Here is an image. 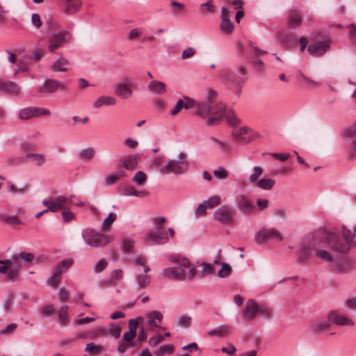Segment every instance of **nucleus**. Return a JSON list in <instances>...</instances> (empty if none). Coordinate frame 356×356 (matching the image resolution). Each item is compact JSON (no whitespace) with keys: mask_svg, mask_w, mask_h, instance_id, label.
<instances>
[{"mask_svg":"<svg viewBox=\"0 0 356 356\" xmlns=\"http://www.w3.org/2000/svg\"><path fill=\"white\" fill-rule=\"evenodd\" d=\"M133 86V79L129 76L123 78V81L116 85L114 88L115 94L124 99H127L132 95L131 86Z\"/></svg>","mask_w":356,"mask_h":356,"instance_id":"nucleus-9","label":"nucleus"},{"mask_svg":"<svg viewBox=\"0 0 356 356\" xmlns=\"http://www.w3.org/2000/svg\"><path fill=\"white\" fill-rule=\"evenodd\" d=\"M147 179L146 174L143 171H138L135 175L133 180L138 184H143Z\"/></svg>","mask_w":356,"mask_h":356,"instance_id":"nucleus-52","label":"nucleus"},{"mask_svg":"<svg viewBox=\"0 0 356 356\" xmlns=\"http://www.w3.org/2000/svg\"><path fill=\"white\" fill-rule=\"evenodd\" d=\"M174 351V347L172 345L167 344L163 345L159 348L156 352V355L161 356L165 353L171 354Z\"/></svg>","mask_w":356,"mask_h":356,"instance_id":"nucleus-44","label":"nucleus"},{"mask_svg":"<svg viewBox=\"0 0 356 356\" xmlns=\"http://www.w3.org/2000/svg\"><path fill=\"white\" fill-rule=\"evenodd\" d=\"M70 39L71 34L66 31H60L50 34L48 37V42H49L48 46L49 51L51 52L55 51L64 44L70 42Z\"/></svg>","mask_w":356,"mask_h":356,"instance_id":"nucleus-5","label":"nucleus"},{"mask_svg":"<svg viewBox=\"0 0 356 356\" xmlns=\"http://www.w3.org/2000/svg\"><path fill=\"white\" fill-rule=\"evenodd\" d=\"M312 249L309 245H302L298 252V257L301 261H306L308 259Z\"/></svg>","mask_w":356,"mask_h":356,"instance_id":"nucleus-37","label":"nucleus"},{"mask_svg":"<svg viewBox=\"0 0 356 356\" xmlns=\"http://www.w3.org/2000/svg\"><path fill=\"white\" fill-rule=\"evenodd\" d=\"M327 319L331 323L337 325L343 326L354 325V322L351 319L341 314L338 310L330 311L327 315Z\"/></svg>","mask_w":356,"mask_h":356,"instance_id":"nucleus-14","label":"nucleus"},{"mask_svg":"<svg viewBox=\"0 0 356 356\" xmlns=\"http://www.w3.org/2000/svg\"><path fill=\"white\" fill-rule=\"evenodd\" d=\"M121 165L128 170H133L137 168L136 156H128L121 159Z\"/></svg>","mask_w":356,"mask_h":356,"instance_id":"nucleus-27","label":"nucleus"},{"mask_svg":"<svg viewBox=\"0 0 356 356\" xmlns=\"http://www.w3.org/2000/svg\"><path fill=\"white\" fill-rule=\"evenodd\" d=\"M67 310L68 307L67 305H63L58 312L59 320L63 323H66L68 321Z\"/></svg>","mask_w":356,"mask_h":356,"instance_id":"nucleus-47","label":"nucleus"},{"mask_svg":"<svg viewBox=\"0 0 356 356\" xmlns=\"http://www.w3.org/2000/svg\"><path fill=\"white\" fill-rule=\"evenodd\" d=\"M172 262L177 263L179 266L164 268L162 270V275L167 279L184 280L186 279L185 268L190 267V262L186 258L177 259L170 257Z\"/></svg>","mask_w":356,"mask_h":356,"instance_id":"nucleus-2","label":"nucleus"},{"mask_svg":"<svg viewBox=\"0 0 356 356\" xmlns=\"http://www.w3.org/2000/svg\"><path fill=\"white\" fill-rule=\"evenodd\" d=\"M275 184V181L271 178H262L257 181L256 186L261 188L263 190H270L271 189Z\"/></svg>","mask_w":356,"mask_h":356,"instance_id":"nucleus-29","label":"nucleus"},{"mask_svg":"<svg viewBox=\"0 0 356 356\" xmlns=\"http://www.w3.org/2000/svg\"><path fill=\"white\" fill-rule=\"evenodd\" d=\"M264 172V168L261 166L256 165L253 168L252 172L248 177V181L250 184H255L259 181V178Z\"/></svg>","mask_w":356,"mask_h":356,"instance_id":"nucleus-30","label":"nucleus"},{"mask_svg":"<svg viewBox=\"0 0 356 356\" xmlns=\"http://www.w3.org/2000/svg\"><path fill=\"white\" fill-rule=\"evenodd\" d=\"M315 256L327 261H331L333 259L332 255L326 250H315Z\"/></svg>","mask_w":356,"mask_h":356,"instance_id":"nucleus-42","label":"nucleus"},{"mask_svg":"<svg viewBox=\"0 0 356 356\" xmlns=\"http://www.w3.org/2000/svg\"><path fill=\"white\" fill-rule=\"evenodd\" d=\"M234 215L235 211L232 206L222 205L215 211L213 218L221 224L227 225L234 222Z\"/></svg>","mask_w":356,"mask_h":356,"instance_id":"nucleus-6","label":"nucleus"},{"mask_svg":"<svg viewBox=\"0 0 356 356\" xmlns=\"http://www.w3.org/2000/svg\"><path fill=\"white\" fill-rule=\"evenodd\" d=\"M136 332H134L132 330H129L123 334L122 339L125 341H127L128 345L130 346H134V343L131 342V341L136 337Z\"/></svg>","mask_w":356,"mask_h":356,"instance_id":"nucleus-53","label":"nucleus"},{"mask_svg":"<svg viewBox=\"0 0 356 356\" xmlns=\"http://www.w3.org/2000/svg\"><path fill=\"white\" fill-rule=\"evenodd\" d=\"M33 106L24 108L19 112V118L21 120H28L34 118Z\"/></svg>","mask_w":356,"mask_h":356,"instance_id":"nucleus-35","label":"nucleus"},{"mask_svg":"<svg viewBox=\"0 0 356 356\" xmlns=\"http://www.w3.org/2000/svg\"><path fill=\"white\" fill-rule=\"evenodd\" d=\"M165 84L163 82L159 81H152L147 85V88L150 92L157 95H162L165 92Z\"/></svg>","mask_w":356,"mask_h":356,"instance_id":"nucleus-22","label":"nucleus"},{"mask_svg":"<svg viewBox=\"0 0 356 356\" xmlns=\"http://www.w3.org/2000/svg\"><path fill=\"white\" fill-rule=\"evenodd\" d=\"M331 40L328 38L315 40L307 47L308 53L313 56H321L330 49Z\"/></svg>","mask_w":356,"mask_h":356,"instance_id":"nucleus-7","label":"nucleus"},{"mask_svg":"<svg viewBox=\"0 0 356 356\" xmlns=\"http://www.w3.org/2000/svg\"><path fill=\"white\" fill-rule=\"evenodd\" d=\"M349 29V38L350 41L356 45V26L354 24H352Z\"/></svg>","mask_w":356,"mask_h":356,"instance_id":"nucleus-64","label":"nucleus"},{"mask_svg":"<svg viewBox=\"0 0 356 356\" xmlns=\"http://www.w3.org/2000/svg\"><path fill=\"white\" fill-rule=\"evenodd\" d=\"M200 8H201V10L202 12H204V9L211 13H213L216 12V8H215L214 6L213 5L212 0H209L207 3L201 4Z\"/></svg>","mask_w":356,"mask_h":356,"instance_id":"nucleus-58","label":"nucleus"},{"mask_svg":"<svg viewBox=\"0 0 356 356\" xmlns=\"http://www.w3.org/2000/svg\"><path fill=\"white\" fill-rule=\"evenodd\" d=\"M345 307L350 310H354L356 309V297H349L344 302Z\"/></svg>","mask_w":356,"mask_h":356,"instance_id":"nucleus-54","label":"nucleus"},{"mask_svg":"<svg viewBox=\"0 0 356 356\" xmlns=\"http://www.w3.org/2000/svg\"><path fill=\"white\" fill-rule=\"evenodd\" d=\"M220 80L226 86H236L238 87L237 95H239L241 92L242 81L238 79L237 76L228 70H223L219 75Z\"/></svg>","mask_w":356,"mask_h":356,"instance_id":"nucleus-10","label":"nucleus"},{"mask_svg":"<svg viewBox=\"0 0 356 356\" xmlns=\"http://www.w3.org/2000/svg\"><path fill=\"white\" fill-rule=\"evenodd\" d=\"M236 202L238 209L245 213H251L254 209V205L250 202L248 197L244 195L238 196L237 197Z\"/></svg>","mask_w":356,"mask_h":356,"instance_id":"nucleus-19","label":"nucleus"},{"mask_svg":"<svg viewBox=\"0 0 356 356\" xmlns=\"http://www.w3.org/2000/svg\"><path fill=\"white\" fill-rule=\"evenodd\" d=\"M27 189H28V186L26 185H24L21 188H17L13 184L8 183V191H9V192H10L13 194L22 193Z\"/></svg>","mask_w":356,"mask_h":356,"instance_id":"nucleus-51","label":"nucleus"},{"mask_svg":"<svg viewBox=\"0 0 356 356\" xmlns=\"http://www.w3.org/2000/svg\"><path fill=\"white\" fill-rule=\"evenodd\" d=\"M201 266H203V269L201 272V275L202 277L212 274L213 273V267L211 264L202 263Z\"/></svg>","mask_w":356,"mask_h":356,"instance_id":"nucleus-57","label":"nucleus"},{"mask_svg":"<svg viewBox=\"0 0 356 356\" xmlns=\"http://www.w3.org/2000/svg\"><path fill=\"white\" fill-rule=\"evenodd\" d=\"M124 175V172L119 171L116 173L109 175L106 178L108 184H113Z\"/></svg>","mask_w":356,"mask_h":356,"instance_id":"nucleus-41","label":"nucleus"},{"mask_svg":"<svg viewBox=\"0 0 356 356\" xmlns=\"http://www.w3.org/2000/svg\"><path fill=\"white\" fill-rule=\"evenodd\" d=\"M192 318L188 316H182L178 320V325L182 327H188L191 323Z\"/></svg>","mask_w":356,"mask_h":356,"instance_id":"nucleus-60","label":"nucleus"},{"mask_svg":"<svg viewBox=\"0 0 356 356\" xmlns=\"http://www.w3.org/2000/svg\"><path fill=\"white\" fill-rule=\"evenodd\" d=\"M33 111L34 113V118L51 115V111L47 108H45L43 107H36V106H33Z\"/></svg>","mask_w":356,"mask_h":356,"instance_id":"nucleus-46","label":"nucleus"},{"mask_svg":"<svg viewBox=\"0 0 356 356\" xmlns=\"http://www.w3.org/2000/svg\"><path fill=\"white\" fill-rule=\"evenodd\" d=\"M103 350V347L95 344L93 342L86 344L85 351L91 355H96Z\"/></svg>","mask_w":356,"mask_h":356,"instance_id":"nucleus-33","label":"nucleus"},{"mask_svg":"<svg viewBox=\"0 0 356 356\" xmlns=\"http://www.w3.org/2000/svg\"><path fill=\"white\" fill-rule=\"evenodd\" d=\"M59 88L65 90V85L63 83H60L56 79H49L44 81L38 92L42 95L51 94L55 92Z\"/></svg>","mask_w":356,"mask_h":356,"instance_id":"nucleus-13","label":"nucleus"},{"mask_svg":"<svg viewBox=\"0 0 356 356\" xmlns=\"http://www.w3.org/2000/svg\"><path fill=\"white\" fill-rule=\"evenodd\" d=\"M225 105L224 104H220V106L211 114L213 116L209 118L207 121V125L210 127L218 124V122L221 120L222 115L225 113Z\"/></svg>","mask_w":356,"mask_h":356,"instance_id":"nucleus-20","label":"nucleus"},{"mask_svg":"<svg viewBox=\"0 0 356 356\" xmlns=\"http://www.w3.org/2000/svg\"><path fill=\"white\" fill-rule=\"evenodd\" d=\"M212 142L216 143L219 149L223 153H227L229 152V144L222 141H220L216 138H213L211 139Z\"/></svg>","mask_w":356,"mask_h":356,"instance_id":"nucleus-50","label":"nucleus"},{"mask_svg":"<svg viewBox=\"0 0 356 356\" xmlns=\"http://www.w3.org/2000/svg\"><path fill=\"white\" fill-rule=\"evenodd\" d=\"M116 104L115 98L111 96H101L93 104V107L99 108L102 106H111Z\"/></svg>","mask_w":356,"mask_h":356,"instance_id":"nucleus-25","label":"nucleus"},{"mask_svg":"<svg viewBox=\"0 0 356 356\" xmlns=\"http://www.w3.org/2000/svg\"><path fill=\"white\" fill-rule=\"evenodd\" d=\"M82 237L86 243L92 247L104 246L113 240L111 235L99 234L92 229H85L82 232Z\"/></svg>","mask_w":356,"mask_h":356,"instance_id":"nucleus-4","label":"nucleus"},{"mask_svg":"<svg viewBox=\"0 0 356 356\" xmlns=\"http://www.w3.org/2000/svg\"><path fill=\"white\" fill-rule=\"evenodd\" d=\"M19 274V270L18 268H10L7 272V277L10 280H13Z\"/></svg>","mask_w":356,"mask_h":356,"instance_id":"nucleus-63","label":"nucleus"},{"mask_svg":"<svg viewBox=\"0 0 356 356\" xmlns=\"http://www.w3.org/2000/svg\"><path fill=\"white\" fill-rule=\"evenodd\" d=\"M146 238L156 244H164L168 241L167 231L162 228L149 232L147 234Z\"/></svg>","mask_w":356,"mask_h":356,"instance_id":"nucleus-16","label":"nucleus"},{"mask_svg":"<svg viewBox=\"0 0 356 356\" xmlns=\"http://www.w3.org/2000/svg\"><path fill=\"white\" fill-rule=\"evenodd\" d=\"M90 339H95L99 337H104L107 334V330L102 327H98L90 331Z\"/></svg>","mask_w":356,"mask_h":356,"instance_id":"nucleus-45","label":"nucleus"},{"mask_svg":"<svg viewBox=\"0 0 356 356\" xmlns=\"http://www.w3.org/2000/svg\"><path fill=\"white\" fill-rule=\"evenodd\" d=\"M287 25L291 28H297L302 24V18L296 10H291L288 13Z\"/></svg>","mask_w":356,"mask_h":356,"instance_id":"nucleus-21","label":"nucleus"},{"mask_svg":"<svg viewBox=\"0 0 356 356\" xmlns=\"http://www.w3.org/2000/svg\"><path fill=\"white\" fill-rule=\"evenodd\" d=\"M220 31L225 33L230 34L233 32L234 29V23L229 19H222L220 26Z\"/></svg>","mask_w":356,"mask_h":356,"instance_id":"nucleus-31","label":"nucleus"},{"mask_svg":"<svg viewBox=\"0 0 356 356\" xmlns=\"http://www.w3.org/2000/svg\"><path fill=\"white\" fill-rule=\"evenodd\" d=\"M213 175L217 179H225L228 176V172L222 167H218L213 171Z\"/></svg>","mask_w":356,"mask_h":356,"instance_id":"nucleus-49","label":"nucleus"},{"mask_svg":"<svg viewBox=\"0 0 356 356\" xmlns=\"http://www.w3.org/2000/svg\"><path fill=\"white\" fill-rule=\"evenodd\" d=\"M188 162L183 152L178 154L177 159H171L161 168L160 172L163 175L174 173L175 175L184 174L188 168Z\"/></svg>","mask_w":356,"mask_h":356,"instance_id":"nucleus-3","label":"nucleus"},{"mask_svg":"<svg viewBox=\"0 0 356 356\" xmlns=\"http://www.w3.org/2000/svg\"><path fill=\"white\" fill-rule=\"evenodd\" d=\"M331 323L329 321H316L312 324V327L315 332H321L329 329Z\"/></svg>","mask_w":356,"mask_h":356,"instance_id":"nucleus-32","label":"nucleus"},{"mask_svg":"<svg viewBox=\"0 0 356 356\" xmlns=\"http://www.w3.org/2000/svg\"><path fill=\"white\" fill-rule=\"evenodd\" d=\"M26 156L32 159L38 165H41L46 161L45 156L42 154L29 153Z\"/></svg>","mask_w":356,"mask_h":356,"instance_id":"nucleus-36","label":"nucleus"},{"mask_svg":"<svg viewBox=\"0 0 356 356\" xmlns=\"http://www.w3.org/2000/svg\"><path fill=\"white\" fill-rule=\"evenodd\" d=\"M106 261L104 259H102L95 265L94 271L96 273H101L106 268Z\"/></svg>","mask_w":356,"mask_h":356,"instance_id":"nucleus-55","label":"nucleus"},{"mask_svg":"<svg viewBox=\"0 0 356 356\" xmlns=\"http://www.w3.org/2000/svg\"><path fill=\"white\" fill-rule=\"evenodd\" d=\"M121 329L118 326H115L114 323L110 325L109 333L115 338H118L120 335Z\"/></svg>","mask_w":356,"mask_h":356,"instance_id":"nucleus-61","label":"nucleus"},{"mask_svg":"<svg viewBox=\"0 0 356 356\" xmlns=\"http://www.w3.org/2000/svg\"><path fill=\"white\" fill-rule=\"evenodd\" d=\"M222 102L216 101H204L197 104L195 115L206 118L211 115Z\"/></svg>","mask_w":356,"mask_h":356,"instance_id":"nucleus-8","label":"nucleus"},{"mask_svg":"<svg viewBox=\"0 0 356 356\" xmlns=\"http://www.w3.org/2000/svg\"><path fill=\"white\" fill-rule=\"evenodd\" d=\"M277 238L282 241V238L280 233L275 229H261L257 232L255 236V241L258 244H262L269 239Z\"/></svg>","mask_w":356,"mask_h":356,"instance_id":"nucleus-15","label":"nucleus"},{"mask_svg":"<svg viewBox=\"0 0 356 356\" xmlns=\"http://www.w3.org/2000/svg\"><path fill=\"white\" fill-rule=\"evenodd\" d=\"M70 65V62L63 57L60 58L51 65V70L54 72H66Z\"/></svg>","mask_w":356,"mask_h":356,"instance_id":"nucleus-24","label":"nucleus"},{"mask_svg":"<svg viewBox=\"0 0 356 356\" xmlns=\"http://www.w3.org/2000/svg\"><path fill=\"white\" fill-rule=\"evenodd\" d=\"M218 337H223L230 332V327L226 325L219 326L218 328Z\"/></svg>","mask_w":356,"mask_h":356,"instance_id":"nucleus-62","label":"nucleus"},{"mask_svg":"<svg viewBox=\"0 0 356 356\" xmlns=\"http://www.w3.org/2000/svg\"><path fill=\"white\" fill-rule=\"evenodd\" d=\"M95 154V151L92 147H88L86 149H82L79 154V156L81 159L83 160H90L91 159Z\"/></svg>","mask_w":356,"mask_h":356,"instance_id":"nucleus-39","label":"nucleus"},{"mask_svg":"<svg viewBox=\"0 0 356 356\" xmlns=\"http://www.w3.org/2000/svg\"><path fill=\"white\" fill-rule=\"evenodd\" d=\"M117 216L115 213H110L108 216L104 220L102 224V229L106 230L108 229L111 224L116 220Z\"/></svg>","mask_w":356,"mask_h":356,"instance_id":"nucleus-38","label":"nucleus"},{"mask_svg":"<svg viewBox=\"0 0 356 356\" xmlns=\"http://www.w3.org/2000/svg\"><path fill=\"white\" fill-rule=\"evenodd\" d=\"M342 236L332 232H327L325 234L327 244L330 249L337 252L345 254L353 247L350 241V230L343 227Z\"/></svg>","mask_w":356,"mask_h":356,"instance_id":"nucleus-1","label":"nucleus"},{"mask_svg":"<svg viewBox=\"0 0 356 356\" xmlns=\"http://www.w3.org/2000/svg\"><path fill=\"white\" fill-rule=\"evenodd\" d=\"M259 313V306L254 300L247 302L243 312V316L246 321H252Z\"/></svg>","mask_w":356,"mask_h":356,"instance_id":"nucleus-18","label":"nucleus"},{"mask_svg":"<svg viewBox=\"0 0 356 356\" xmlns=\"http://www.w3.org/2000/svg\"><path fill=\"white\" fill-rule=\"evenodd\" d=\"M122 271L120 269H116L111 273L110 282L115 284L122 277Z\"/></svg>","mask_w":356,"mask_h":356,"instance_id":"nucleus-48","label":"nucleus"},{"mask_svg":"<svg viewBox=\"0 0 356 356\" xmlns=\"http://www.w3.org/2000/svg\"><path fill=\"white\" fill-rule=\"evenodd\" d=\"M19 257L21 258V260H23L26 263H31L35 259L34 254L30 252H22L19 253Z\"/></svg>","mask_w":356,"mask_h":356,"instance_id":"nucleus-59","label":"nucleus"},{"mask_svg":"<svg viewBox=\"0 0 356 356\" xmlns=\"http://www.w3.org/2000/svg\"><path fill=\"white\" fill-rule=\"evenodd\" d=\"M202 203L204 204L206 208L211 209L220 204V198L218 196H212L207 200L204 201Z\"/></svg>","mask_w":356,"mask_h":356,"instance_id":"nucleus-40","label":"nucleus"},{"mask_svg":"<svg viewBox=\"0 0 356 356\" xmlns=\"http://www.w3.org/2000/svg\"><path fill=\"white\" fill-rule=\"evenodd\" d=\"M343 136L350 142L353 148L356 149V122L344 131Z\"/></svg>","mask_w":356,"mask_h":356,"instance_id":"nucleus-23","label":"nucleus"},{"mask_svg":"<svg viewBox=\"0 0 356 356\" xmlns=\"http://www.w3.org/2000/svg\"><path fill=\"white\" fill-rule=\"evenodd\" d=\"M0 91L10 94L13 96L19 95L22 92L21 87L14 81L0 79Z\"/></svg>","mask_w":356,"mask_h":356,"instance_id":"nucleus-17","label":"nucleus"},{"mask_svg":"<svg viewBox=\"0 0 356 356\" xmlns=\"http://www.w3.org/2000/svg\"><path fill=\"white\" fill-rule=\"evenodd\" d=\"M31 24L36 29H38L42 26V22L40 17L38 14L33 13L32 15Z\"/></svg>","mask_w":356,"mask_h":356,"instance_id":"nucleus-56","label":"nucleus"},{"mask_svg":"<svg viewBox=\"0 0 356 356\" xmlns=\"http://www.w3.org/2000/svg\"><path fill=\"white\" fill-rule=\"evenodd\" d=\"M250 129L247 127H243L232 131V136L234 140L241 145L248 144L252 139L250 134Z\"/></svg>","mask_w":356,"mask_h":356,"instance_id":"nucleus-12","label":"nucleus"},{"mask_svg":"<svg viewBox=\"0 0 356 356\" xmlns=\"http://www.w3.org/2000/svg\"><path fill=\"white\" fill-rule=\"evenodd\" d=\"M232 267L227 263H222V267L218 272V275L220 277H225L229 276L232 272Z\"/></svg>","mask_w":356,"mask_h":356,"instance_id":"nucleus-43","label":"nucleus"},{"mask_svg":"<svg viewBox=\"0 0 356 356\" xmlns=\"http://www.w3.org/2000/svg\"><path fill=\"white\" fill-rule=\"evenodd\" d=\"M62 273L63 269H61V267L57 266L52 276L48 280L49 284L54 286H56L60 282V275Z\"/></svg>","mask_w":356,"mask_h":356,"instance_id":"nucleus-34","label":"nucleus"},{"mask_svg":"<svg viewBox=\"0 0 356 356\" xmlns=\"http://www.w3.org/2000/svg\"><path fill=\"white\" fill-rule=\"evenodd\" d=\"M151 277L146 275H138L136 277L135 281L138 290H142L148 286L150 283Z\"/></svg>","mask_w":356,"mask_h":356,"instance_id":"nucleus-28","label":"nucleus"},{"mask_svg":"<svg viewBox=\"0 0 356 356\" xmlns=\"http://www.w3.org/2000/svg\"><path fill=\"white\" fill-rule=\"evenodd\" d=\"M68 199L66 197L60 195L54 199H44L42 201L43 205L47 207V210L51 212H57L64 209L65 205L67 204Z\"/></svg>","mask_w":356,"mask_h":356,"instance_id":"nucleus-11","label":"nucleus"},{"mask_svg":"<svg viewBox=\"0 0 356 356\" xmlns=\"http://www.w3.org/2000/svg\"><path fill=\"white\" fill-rule=\"evenodd\" d=\"M81 2L79 0H66L65 13L67 15L75 14L81 8Z\"/></svg>","mask_w":356,"mask_h":356,"instance_id":"nucleus-26","label":"nucleus"}]
</instances>
